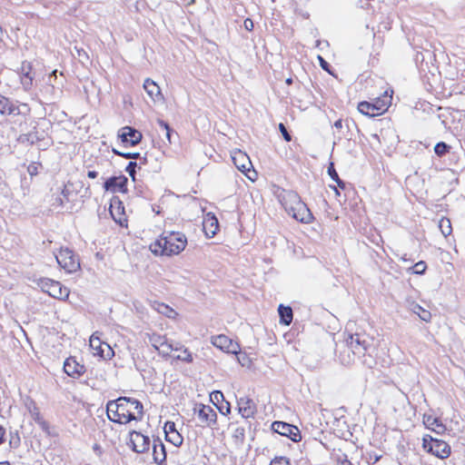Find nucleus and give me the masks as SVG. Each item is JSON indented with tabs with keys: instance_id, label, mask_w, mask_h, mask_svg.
Segmentation results:
<instances>
[{
	"instance_id": "nucleus-1",
	"label": "nucleus",
	"mask_w": 465,
	"mask_h": 465,
	"mask_svg": "<svg viewBox=\"0 0 465 465\" xmlns=\"http://www.w3.org/2000/svg\"><path fill=\"white\" fill-rule=\"evenodd\" d=\"M106 412L111 421L126 424L132 420H141L143 419V406L136 399L119 397L115 401L107 402Z\"/></svg>"
},
{
	"instance_id": "nucleus-2",
	"label": "nucleus",
	"mask_w": 465,
	"mask_h": 465,
	"mask_svg": "<svg viewBox=\"0 0 465 465\" xmlns=\"http://www.w3.org/2000/svg\"><path fill=\"white\" fill-rule=\"evenodd\" d=\"M186 244L187 239L183 233L165 232L163 236L150 245V249L155 254L171 256L183 251Z\"/></svg>"
},
{
	"instance_id": "nucleus-3",
	"label": "nucleus",
	"mask_w": 465,
	"mask_h": 465,
	"mask_svg": "<svg viewBox=\"0 0 465 465\" xmlns=\"http://www.w3.org/2000/svg\"><path fill=\"white\" fill-rule=\"evenodd\" d=\"M281 202L286 212L295 220L302 223H310L313 216L306 203H304L299 194L293 191H284L282 194Z\"/></svg>"
},
{
	"instance_id": "nucleus-4",
	"label": "nucleus",
	"mask_w": 465,
	"mask_h": 465,
	"mask_svg": "<svg viewBox=\"0 0 465 465\" xmlns=\"http://www.w3.org/2000/svg\"><path fill=\"white\" fill-rule=\"evenodd\" d=\"M423 449L440 459H446L450 454V447L444 440L432 438L430 435L423 437Z\"/></svg>"
},
{
	"instance_id": "nucleus-5",
	"label": "nucleus",
	"mask_w": 465,
	"mask_h": 465,
	"mask_svg": "<svg viewBox=\"0 0 465 465\" xmlns=\"http://www.w3.org/2000/svg\"><path fill=\"white\" fill-rule=\"evenodd\" d=\"M39 286L45 292L48 293L50 296L55 299L65 300L69 297V290L63 286L61 282L52 279H41L39 282Z\"/></svg>"
},
{
	"instance_id": "nucleus-6",
	"label": "nucleus",
	"mask_w": 465,
	"mask_h": 465,
	"mask_svg": "<svg viewBox=\"0 0 465 465\" xmlns=\"http://www.w3.org/2000/svg\"><path fill=\"white\" fill-rule=\"evenodd\" d=\"M55 259L58 264L67 272H74L80 268V263L74 252L69 249H61Z\"/></svg>"
},
{
	"instance_id": "nucleus-7",
	"label": "nucleus",
	"mask_w": 465,
	"mask_h": 465,
	"mask_svg": "<svg viewBox=\"0 0 465 465\" xmlns=\"http://www.w3.org/2000/svg\"><path fill=\"white\" fill-rule=\"evenodd\" d=\"M348 349L356 355L364 354L370 345V340L364 333H351L346 339Z\"/></svg>"
},
{
	"instance_id": "nucleus-8",
	"label": "nucleus",
	"mask_w": 465,
	"mask_h": 465,
	"mask_svg": "<svg viewBox=\"0 0 465 465\" xmlns=\"http://www.w3.org/2000/svg\"><path fill=\"white\" fill-rule=\"evenodd\" d=\"M272 430L282 436L288 437L293 442H298L302 439L299 429L296 426H293L284 421L272 422Z\"/></svg>"
},
{
	"instance_id": "nucleus-9",
	"label": "nucleus",
	"mask_w": 465,
	"mask_h": 465,
	"mask_svg": "<svg viewBox=\"0 0 465 465\" xmlns=\"http://www.w3.org/2000/svg\"><path fill=\"white\" fill-rule=\"evenodd\" d=\"M117 135L123 143L129 144L131 146H135L138 144L143 138L141 132L132 126L122 127L118 131Z\"/></svg>"
},
{
	"instance_id": "nucleus-10",
	"label": "nucleus",
	"mask_w": 465,
	"mask_h": 465,
	"mask_svg": "<svg viewBox=\"0 0 465 465\" xmlns=\"http://www.w3.org/2000/svg\"><path fill=\"white\" fill-rule=\"evenodd\" d=\"M130 443L133 450L137 453H144L151 445L149 437L136 430L130 432Z\"/></svg>"
},
{
	"instance_id": "nucleus-11",
	"label": "nucleus",
	"mask_w": 465,
	"mask_h": 465,
	"mask_svg": "<svg viewBox=\"0 0 465 465\" xmlns=\"http://www.w3.org/2000/svg\"><path fill=\"white\" fill-rule=\"evenodd\" d=\"M90 347L94 351V353L103 359H111L114 356V351L106 342H102L100 338L94 333L90 337Z\"/></svg>"
},
{
	"instance_id": "nucleus-12",
	"label": "nucleus",
	"mask_w": 465,
	"mask_h": 465,
	"mask_svg": "<svg viewBox=\"0 0 465 465\" xmlns=\"http://www.w3.org/2000/svg\"><path fill=\"white\" fill-rule=\"evenodd\" d=\"M194 411L197 413L202 426L212 427L216 424L217 413L211 406L201 404L198 410L194 409Z\"/></svg>"
},
{
	"instance_id": "nucleus-13",
	"label": "nucleus",
	"mask_w": 465,
	"mask_h": 465,
	"mask_svg": "<svg viewBox=\"0 0 465 465\" xmlns=\"http://www.w3.org/2000/svg\"><path fill=\"white\" fill-rule=\"evenodd\" d=\"M127 182L128 180L124 175L112 176L104 182V188L105 191L112 193H125L127 191Z\"/></svg>"
},
{
	"instance_id": "nucleus-14",
	"label": "nucleus",
	"mask_w": 465,
	"mask_h": 465,
	"mask_svg": "<svg viewBox=\"0 0 465 465\" xmlns=\"http://www.w3.org/2000/svg\"><path fill=\"white\" fill-rule=\"evenodd\" d=\"M232 159L236 168L241 172L247 173L248 172L251 171L252 163L250 161L249 156L245 153L240 150L234 152L232 156ZM246 175L249 179L252 180V178L250 175Z\"/></svg>"
},
{
	"instance_id": "nucleus-15",
	"label": "nucleus",
	"mask_w": 465,
	"mask_h": 465,
	"mask_svg": "<svg viewBox=\"0 0 465 465\" xmlns=\"http://www.w3.org/2000/svg\"><path fill=\"white\" fill-rule=\"evenodd\" d=\"M64 371L68 376L77 379L84 373L85 367L77 362L74 358L70 357L64 363Z\"/></svg>"
},
{
	"instance_id": "nucleus-16",
	"label": "nucleus",
	"mask_w": 465,
	"mask_h": 465,
	"mask_svg": "<svg viewBox=\"0 0 465 465\" xmlns=\"http://www.w3.org/2000/svg\"><path fill=\"white\" fill-rule=\"evenodd\" d=\"M21 83L25 90H28L33 85L35 79V73L33 72V65L30 62L24 61L20 67Z\"/></svg>"
},
{
	"instance_id": "nucleus-17",
	"label": "nucleus",
	"mask_w": 465,
	"mask_h": 465,
	"mask_svg": "<svg viewBox=\"0 0 465 465\" xmlns=\"http://www.w3.org/2000/svg\"><path fill=\"white\" fill-rule=\"evenodd\" d=\"M239 413L245 419L252 418L256 412V404L247 397L240 398L237 401Z\"/></svg>"
},
{
	"instance_id": "nucleus-18",
	"label": "nucleus",
	"mask_w": 465,
	"mask_h": 465,
	"mask_svg": "<svg viewBox=\"0 0 465 465\" xmlns=\"http://www.w3.org/2000/svg\"><path fill=\"white\" fill-rule=\"evenodd\" d=\"M164 432L166 440L172 442L174 446L179 447L183 444V439L177 431L174 422L167 421L164 425Z\"/></svg>"
},
{
	"instance_id": "nucleus-19",
	"label": "nucleus",
	"mask_w": 465,
	"mask_h": 465,
	"mask_svg": "<svg viewBox=\"0 0 465 465\" xmlns=\"http://www.w3.org/2000/svg\"><path fill=\"white\" fill-rule=\"evenodd\" d=\"M212 343L223 350V351H226L228 352H232V353H236V349H237V344L236 343H232V340H230L227 336L225 335H217V336H214L212 338Z\"/></svg>"
},
{
	"instance_id": "nucleus-20",
	"label": "nucleus",
	"mask_w": 465,
	"mask_h": 465,
	"mask_svg": "<svg viewBox=\"0 0 465 465\" xmlns=\"http://www.w3.org/2000/svg\"><path fill=\"white\" fill-rule=\"evenodd\" d=\"M143 89L153 101L159 102L163 100L159 85L152 79H145L143 83Z\"/></svg>"
},
{
	"instance_id": "nucleus-21",
	"label": "nucleus",
	"mask_w": 465,
	"mask_h": 465,
	"mask_svg": "<svg viewBox=\"0 0 465 465\" xmlns=\"http://www.w3.org/2000/svg\"><path fill=\"white\" fill-rule=\"evenodd\" d=\"M153 460L159 465H161L166 460L165 446L159 438L153 440Z\"/></svg>"
},
{
	"instance_id": "nucleus-22",
	"label": "nucleus",
	"mask_w": 465,
	"mask_h": 465,
	"mask_svg": "<svg viewBox=\"0 0 465 465\" xmlns=\"http://www.w3.org/2000/svg\"><path fill=\"white\" fill-rule=\"evenodd\" d=\"M392 95L389 94L388 91H385L382 96L377 97L374 102H372L373 104H375V110L378 114V115L381 114L387 109L391 104Z\"/></svg>"
},
{
	"instance_id": "nucleus-23",
	"label": "nucleus",
	"mask_w": 465,
	"mask_h": 465,
	"mask_svg": "<svg viewBox=\"0 0 465 465\" xmlns=\"http://www.w3.org/2000/svg\"><path fill=\"white\" fill-rule=\"evenodd\" d=\"M45 139V132H38L36 130L21 134L18 138V141L22 143H27L30 144H35L38 142L44 141Z\"/></svg>"
},
{
	"instance_id": "nucleus-24",
	"label": "nucleus",
	"mask_w": 465,
	"mask_h": 465,
	"mask_svg": "<svg viewBox=\"0 0 465 465\" xmlns=\"http://www.w3.org/2000/svg\"><path fill=\"white\" fill-rule=\"evenodd\" d=\"M121 204L122 203L119 200L112 201L110 205V213L113 219L119 224L123 225V223L126 222V220L124 218V207H122Z\"/></svg>"
},
{
	"instance_id": "nucleus-25",
	"label": "nucleus",
	"mask_w": 465,
	"mask_h": 465,
	"mask_svg": "<svg viewBox=\"0 0 465 465\" xmlns=\"http://www.w3.org/2000/svg\"><path fill=\"white\" fill-rule=\"evenodd\" d=\"M278 312L280 316V322L284 325H290L293 317L292 309L290 306L280 304L278 307Z\"/></svg>"
},
{
	"instance_id": "nucleus-26",
	"label": "nucleus",
	"mask_w": 465,
	"mask_h": 465,
	"mask_svg": "<svg viewBox=\"0 0 465 465\" xmlns=\"http://www.w3.org/2000/svg\"><path fill=\"white\" fill-rule=\"evenodd\" d=\"M424 423L429 429L439 434L446 430L445 426L437 418L432 416L424 417Z\"/></svg>"
},
{
	"instance_id": "nucleus-27",
	"label": "nucleus",
	"mask_w": 465,
	"mask_h": 465,
	"mask_svg": "<svg viewBox=\"0 0 465 465\" xmlns=\"http://www.w3.org/2000/svg\"><path fill=\"white\" fill-rule=\"evenodd\" d=\"M358 110L361 114L367 115V116H376L378 115L376 110H375V104L372 103L362 101L359 103L358 104Z\"/></svg>"
},
{
	"instance_id": "nucleus-28",
	"label": "nucleus",
	"mask_w": 465,
	"mask_h": 465,
	"mask_svg": "<svg viewBox=\"0 0 465 465\" xmlns=\"http://www.w3.org/2000/svg\"><path fill=\"white\" fill-rule=\"evenodd\" d=\"M411 310L415 313L417 314L420 320L428 322L430 321L431 319V313L423 309L420 304L418 303H412L411 304Z\"/></svg>"
},
{
	"instance_id": "nucleus-29",
	"label": "nucleus",
	"mask_w": 465,
	"mask_h": 465,
	"mask_svg": "<svg viewBox=\"0 0 465 465\" xmlns=\"http://www.w3.org/2000/svg\"><path fill=\"white\" fill-rule=\"evenodd\" d=\"M0 113L11 115L14 113V103L0 94Z\"/></svg>"
},
{
	"instance_id": "nucleus-30",
	"label": "nucleus",
	"mask_w": 465,
	"mask_h": 465,
	"mask_svg": "<svg viewBox=\"0 0 465 465\" xmlns=\"http://www.w3.org/2000/svg\"><path fill=\"white\" fill-rule=\"evenodd\" d=\"M327 173L330 175V177L331 178V180H333L337 183L338 187H340L341 189L345 188V183L340 179V177L334 168L333 163H330V164L328 166Z\"/></svg>"
},
{
	"instance_id": "nucleus-31",
	"label": "nucleus",
	"mask_w": 465,
	"mask_h": 465,
	"mask_svg": "<svg viewBox=\"0 0 465 465\" xmlns=\"http://www.w3.org/2000/svg\"><path fill=\"white\" fill-rule=\"evenodd\" d=\"M165 341H166L165 336H162V335L155 334V333L152 334L149 337L150 343L157 351L160 350V348L163 346V342H165Z\"/></svg>"
},
{
	"instance_id": "nucleus-32",
	"label": "nucleus",
	"mask_w": 465,
	"mask_h": 465,
	"mask_svg": "<svg viewBox=\"0 0 465 465\" xmlns=\"http://www.w3.org/2000/svg\"><path fill=\"white\" fill-rule=\"evenodd\" d=\"M439 227L444 236H448L451 233L452 228L450 219L445 217L441 218L439 223Z\"/></svg>"
},
{
	"instance_id": "nucleus-33",
	"label": "nucleus",
	"mask_w": 465,
	"mask_h": 465,
	"mask_svg": "<svg viewBox=\"0 0 465 465\" xmlns=\"http://www.w3.org/2000/svg\"><path fill=\"white\" fill-rule=\"evenodd\" d=\"M30 114V107L27 104H15L14 103V113L11 115H27Z\"/></svg>"
},
{
	"instance_id": "nucleus-34",
	"label": "nucleus",
	"mask_w": 465,
	"mask_h": 465,
	"mask_svg": "<svg viewBox=\"0 0 465 465\" xmlns=\"http://www.w3.org/2000/svg\"><path fill=\"white\" fill-rule=\"evenodd\" d=\"M450 149V146L444 142H439L434 146V152L439 157L445 155Z\"/></svg>"
},
{
	"instance_id": "nucleus-35",
	"label": "nucleus",
	"mask_w": 465,
	"mask_h": 465,
	"mask_svg": "<svg viewBox=\"0 0 465 465\" xmlns=\"http://www.w3.org/2000/svg\"><path fill=\"white\" fill-rule=\"evenodd\" d=\"M156 310L160 313L167 316L168 318H173V315L176 314L175 312L170 306H168L164 303H158Z\"/></svg>"
},
{
	"instance_id": "nucleus-36",
	"label": "nucleus",
	"mask_w": 465,
	"mask_h": 465,
	"mask_svg": "<svg viewBox=\"0 0 465 465\" xmlns=\"http://www.w3.org/2000/svg\"><path fill=\"white\" fill-rule=\"evenodd\" d=\"M157 124L163 129V131L165 132V137L167 138L168 142L171 143H172L173 130L170 127V125L166 122L162 120V119H158L157 120Z\"/></svg>"
},
{
	"instance_id": "nucleus-37",
	"label": "nucleus",
	"mask_w": 465,
	"mask_h": 465,
	"mask_svg": "<svg viewBox=\"0 0 465 465\" xmlns=\"http://www.w3.org/2000/svg\"><path fill=\"white\" fill-rule=\"evenodd\" d=\"M32 418L39 425H46V421H45L40 414L38 408L34 404L33 409L29 410Z\"/></svg>"
},
{
	"instance_id": "nucleus-38",
	"label": "nucleus",
	"mask_w": 465,
	"mask_h": 465,
	"mask_svg": "<svg viewBox=\"0 0 465 465\" xmlns=\"http://www.w3.org/2000/svg\"><path fill=\"white\" fill-rule=\"evenodd\" d=\"M427 269V264L423 261H420L411 267L412 273L423 274Z\"/></svg>"
},
{
	"instance_id": "nucleus-39",
	"label": "nucleus",
	"mask_w": 465,
	"mask_h": 465,
	"mask_svg": "<svg viewBox=\"0 0 465 465\" xmlns=\"http://www.w3.org/2000/svg\"><path fill=\"white\" fill-rule=\"evenodd\" d=\"M176 359L188 363L193 361L192 353L187 348L183 349L181 353L176 356Z\"/></svg>"
},
{
	"instance_id": "nucleus-40",
	"label": "nucleus",
	"mask_w": 465,
	"mask_h": 465,
	"mask_svg": "<svg viewBox=\"0 0 465 465\" xmlns=\"http://www.w3.org/2000/svg\"><path fill=\"white\" fill-rule=\"evenodd\" d=\"M172 351H173V343L169 342L167 339L165 342H163L160 350H158L159 353L162 354L163 356H168Z\"/></svg>"
},
{
	"instance_id": "nucleus-41",
	"label": "nucleus",
	"mask_w": 465,
	"mask_h": 465,
	"mask_svg": "<svg viewBox=\"0 0 465 465\" xmlns=\"http://www.w3.org/2000/svg\"><path fill=\"white\" fill-rule=\"evenodd\" d=\"M270 465H291L290 460L286 457H275Z\"/></svg>"
},
{
	"instance_id": "nucleus-42",
	"label": "nucleus",
	"mask_w": 465,
	"mask_h": 465,
	"mask_svg": "<svg viewBox=\"0 0 465 465\" xmlns=\"http://www.w3.org/2000/svg\"><path fill=\"white\" fill-rule=\"evenodd\" d=\"M137 167L136 162H129L127 164L125 171L128 173V174L134 180L135 176V168Z\"/></svg>"
},
{
	"instance_id": "nucleus-43",
	"label": "nucleus",
	"mask_w": 465,
	"mask_h": 465,
	"mask_svg": "<svg viewBox=\"0 0 465 465\" xmlns=\"http://www.w3.org/2000/svg\"><path fill=\"white\" fill-rule=\"evenodd\" d=\"M279 129H280V132L282 133L284 140L287 141V142H290L292 140V136L289 134V132H288L287 128L285 127V125L283 124H279Z\"/></svg>"
},
{
	"instance_id": "nucleus-44",
	"label": "nucleus",
	"mask_w": 465,
	"mask_h": 465,
	"mask_svg": "<svg viewBox=\"0 0 465 465\" xmlns=\"http://www.w3.org/2000/svg\"><path fill=\"white\" fill-rule=\"evenodd\" d=\"M343 124H345L346 128L349 129V120H345V122H343L341 119H339L334 123L333 126L337 130H341L343 128Z\"/></svg>"
},
{
	"instance_id": "nucleus-45",
	"label": "nucleus",
	"mask_w": 465,
	"mask_h": 465,
	"mask_svg": "<svg viewBox=\"0 0 465 465\" xmlns=\"http://www.w3.org/2000/svg\"><path fill=\"white\" fill-rule=\"evenodd\" d=\"M27 171L31 176L36 175L38 173V164L35 163L29 164Z\"/></svg>"
},
{
	"instance_id": "nucleus-46",
	"label": "nucleus",
	"mask_w": 465,
	"mask_h": 465,
	"mask_svg": "<svg viewBox=\"0 0 465 465\" xmlns=\"http://www.w3.org/2000/svg\"><path fill=\"white\" fill-rule=\"evenodd\" d=\"M122 157L124 159H139L140 153H123Z\"/></svg>"
},
{
	"instance_id": "nucleus-47",
	"label": "nucleus",
	"mask_w": 465,
	"mask_h": 465,
	"mask_svg": "<svg viewBox=\"0 0 465 465\" xmlns=\"http://www.w3.org/2000/svg\"><path fill=\"white\" fill-rule=\"evenodd\" d=\"M211 400H212V401H220L221 400H223V392H221V391H213V392L211 394Z\"/></svg>"
},
{
	"instance_id": "nucleus-48",
	"label": "nucleus",
	"mask_w": 465,
	"mask_h": 465,
	"mask_svg": "<svg viewBox=\"0 0 465 465\" xmlns=\"http://www.w3.org/2000/svg\"><path fill=\"white\" fill-rule=\"evenodd\" d=\"M243 26L246 30L252 31L253 29V22L250 18H246L243 22Z\"/></svg>"
},
{
	"instance_id": "nucleus-49",
	"label": "nucleus",
	"mask_w": 465,
	"mask_h": 465,
	"mask_svg": "<svg viewBox=\"0 0 465 465\" xmlns=\"http://www.w3.org/2000/svg\"><path fill=\"white\" fill-rule=\"evenodd\" d=\"M318 58H319V61H320V65H321V67H322L323 70H325V71H327V72H330V70H329L330 64H328V62H326V61H325L322 56H320V55L318 56Z\"/></svg>"
},
{
	"instance_id": "nucleus-50",
	"label": "nucleus",
	"mask_w": 465,
	"mask_h": 465,
	"mask_svg": "<svg viewBox=\"0 0 465 465\" xmlns=\"http://www.w3.org/2000/svg\"><path fill=\"white\" fill-rule=\"evenodd\" d=\"M234 437L241 438V440H243L244 439V429L237 428L234 431Z\"/></svg>"
},
{
	"instance_id": "nucleus-51",
	"label": "nucleus",
	"mask_w": 465,
	"mask_h": 465,
	"mask_svg": "<svg viewBox=\"0 0 465 465\" xmlns=\"http://www.w3.org/2000/svg\"><path fill=\"white\" fill-rule=\"evenodd\" d=\"M54 205L57 206H63L64 205V200L61 197H56L54 200Z\"/></svg>"
},
{
	"instance_id": "nucleus-52",
	"label": "nucleus",
	"mask_w": 465,
	"mask_h": 465,
	"mask_svg": "<svg viewBox=\"0 0 465 465\" xmlns=\"http://www.w3.org/2000/svg\"><path fill=\"white\" fill-rule=\"evenodd\" d=\"M97 175H98V173H97V172H95V171H88V173H87V176H88L89 178H91V179H94V178H96V177H97Z\"/></svg>"
},
{
	"instance_id": "nucleus-53",
	"label": "nucleus",
	"mask_w": 465,
	"mask_h": 465,
	"mask_svg": "<svg viewBox=\"0 0 465 465\" xmlns=\"http://www.w3.org/2000/svg\"><path fill=\"white\" fill-rule=\"evenodd\" d=\"M5 433V429L2 426H0V445L4 442Z\"/></svg>"
},
{
	"instance_id": "nucleus-54",
	"label": "nucleus",
	"mask_w": 465,
	"mask_h": 465,
	"mask_svg": "<svg viewBox=\"0 0 465 465\" xmlns=\"http://www.w3.org/2000/svg\"><path fill=\"white\" fill-rule=\"evenodd\" d=\"M70 192L69 190L66 188V186L64 187V189L62 190V194L63 196L68 200V195H69Z\"/></svg>"
},
{
	"instance_id": "nucleus-55",
	"label": "nucleus",
	"mask_w": 465,
	"mask_h": 465,
	"mask_svg": "<svg viewBox=\"0 0 465 465\" xmlns=\"http://www.w3.org/2000/svg\"><path fill=\"white\" fill-rule=\"evenodd\" d=\"M184 349L183 345L179 344V343H176L175 345L173 344V351H181Z\"/></svg>"
},
{
	"instance_id": "nucleus-56",
	"label": "nucleus",
	"mask_w": 465,
	"mask_h": 465,
	"mask_svg": "<svg viewBox=\"0 0 465 465\" xmlns=\"http://www.w3.org/2000/svg\"><path fill=\"white\" fill-rule=\"evenodd\" d=\"M113 153H114L115 155L122 156V153H123L124 152H120V151H118V150H116V149H113Z\"/></svg>"
},
{
	"instance_id": "nucleus-57",
	"label": "nucleus",
	"mask_w": 465,
	"mask_h": 465,
	"mask_svg": "<svg viewBox=\"0 0 465 465\" xmlns=\"http://www.w3.org/2000/svg\"><path fill=\"white\" fill-rule=\"evenodd\" d=\"M460 128H459L458 126H454V128L452 129V132H453L454 134H459V133H460Z\"/></svg>"
},
{
	"instance_id": "nucleus-58",
	"label": "nucleus",
	"mask_w": 465,
	"mask_h": 465,
	"mask_svg": "<svg viewBox=\"0 0 465 465\" xmlns=\"http://www.w3.org/2000/svg\"><path fill=\"white\" fill-rule=\"evenodd\" d=\"M331 189H333V191L335 192V194H336V195H340V192H339V190L337 189V187H335V186H331Z\"/></svg>"
},
{
	"instance_id": "nucleus-59",
	"label": "nucleus",
	"mask_w": 465,
	"mask_h": 465,
	"mask_svg": "<svg viewBox=\"0 0 465 465\" xmlns=\"http://www.w3.org/2000/svg\"><path fill=\"white\" fill-rule=\"evenodd\" d=\"M227 406L224 407V410H226V413H229L230 412V404L228 402H226Z\"/></svg>"
},
{
	"instance_id": "nucleus-60",
	"label": "nucleus",
	"mask_w": 465,
	"mask_h": 465,
	"mask_svg": "<svg viewBox=\"0 0 465 465\" xmlns=\"http://www.w3.org/2000/svg\"><path fill=\"white\" fill-rule=\"evenodd\" d=\"M227 406L224 407V410H226V413H229L230 412V404L228 402H226Z\"/></svg>"
},
{
	"instance_id": "nucleus-61",
	"label": "nucleus",
	"mask_w": 465,
	"mask_h": 465,
	"mask_svg": "<svg viewBox=\"0 0 465 465\" xmlns=\"http://www.w3.org/2000/svg\"><path fill=\"white\" fill-rule=\"evenodd\" d=\"M292 78L286 79V84H292Z\"/></svg>"
},
{
	"instance_id": "nucleus-62",
	"label": "nucleus",
	"mask_w": 465,
	"mask_h": 465,
	"mask_svg": "<svg viewBox=\"0 0 465 465\" xmlns=\"http://www.w3.org/2000/svg\"><path fill=\"white\" fill-rule=\"evenodd\" d=\"M0 465H10V463L8 461H3L0 462Z\"/></svg>"
},
{
	"instance_id": "nucleus-63",
	"label": "nucleus",
	"mask_w": 465,
	"mask_h": 465,
	"mask_svg": "<svg viewBox=\"0 0 465 465\" xmlns=\"http://www.w3.org/2000/svg\"><path fill=\"white\" fill-rule=\"evenodd\" d=\"M40 426L42 427V429L46 430L48 427V424L46 423V425H40Z\"/></svg>"
},
{
	"instance_id": "nucleus-64",
	"label": "nucleus",
	"mask_w": 465,
	"mask_h": 465,
	"mask_svg": "<svg viewBox=\"0 0 465 465\" xmlns=\"http://www.w3.org/2000/svg\"><path fill=\"white\" fill-rule=\"evenodd\" d=\"M55 74H56V70H54V71L52 72V74H51V75H55Z\"/></svg>"
}]
</instances>
